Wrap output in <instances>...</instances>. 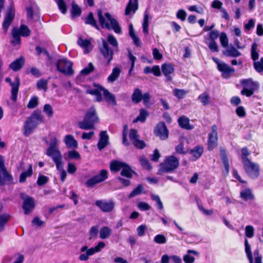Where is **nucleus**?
<instances>
[{
  "label": "nucleus",
  "instance_id": "obj_1",
  "mask_svg": "<svg viewBox=\"0 0 263 263\" xmlns=\"http://www.w3.org/2000/svg\"><path fill=\"white\" fill-rule=\"evenodd\" d=\"M49 140L45 142L48 145L45 154L50 157L56 165L57 169L60 172V178L62 182H64L67 176L66 171L64 169L63 156L59 148V141L53 134L49 135Z\"/></svg>",
  "mask_w": 263,
  "mask_h": 263
},
{
  "label": "nucleus",
  "instance_id": "obj_2",
  "mask_svg": "<svg viewBox=\"0 0 263 263\" xmlns=\"http://www.w3.org/2000/svg\"><path fill=\"white\" fill-rule=\"evenodd\" d=\"M102 44L100 51L107 61V64H109L112 60L114 53L118 51V43L115 36L109 34L107 36V42L103 40Z\"/></svg>",
  "mask_w": 263,
  "mask_h": 263
},
{
  "label": "nucleus",
  "instance_id": "obj_3",
  "mask_svg": "<svg viewBox=\"0 0 263 263\" xmlns=\"http://www.w3.org/2000/svg\"><path fill=\"white\" fill-rule=\"evenodd\" d=\"M97 15L101 26L103 28L112 29L116 33H121V29L118 21L109 13L103 14L101 10H98Z\"/></svg>",
  "mask_w": 263,
  "mask_h": 263
},
{
  "label": "nucleus",
  "instance_id": "obj_4",
  "mask_svg": "<svg viewBox=\"0 0 263 263\" xmlns=\"http://www.w3.org/2000/svg\"><path fill=\"white\" fill-rule=\"evenodd\" d=\"M96 87L93 89H87L86 92L87 93L95 96L96 101L100 102L102 100V92H103L104 98L107 103L115 105L116 101L115 96L109 92L107 90L103 88L100 86H95Z\"/></svg>",
  "mask_w": 263,
  "mask_h": 263
},
{
  "label": "nucleus",
  "instance_id": "obj_5",
  "mask_svg": "<svg viewBox=\"0 0 263 263\" xmlns=\"http://www.w3.org/2000/svg\"><path fill=\"white\" fill-rule=\"evenodd\" d=\"M43 117L40 111H34L28 117L24 125V134L25 136L30 135L32 130L43 121Z\"/></svg>",
  "mask_w": 263,
  "mask_h": 263
},
{
  "label": "nucleus",
  "instance_id": "obj_6",
  "mask_svg": "<svg viewBox=\"0 0 263 263\" xmlns=\"http://www.w3.org/2000/svg\"><path fill=\"white\" fill-rule=\"evenodd\" d=\"M98 120L95 109L91 107L86 113L83 121L78 123V126L82 129H92L94 127V125L98 122Z\"/></svg>",
  "mask_w": 263,
  "mask_h": 263
},
{
  "label": "nucleus",
  "instance_id": "obj_7",
  "mask_svg": "<svg viewBox=\"0 0 263 263\" xmlns=\"http://www.w3.org/2000/svg\"><path fill=\"white\" fill-rule=\"evenodd\" d=\"M179 160L174 156L167 157L163 162L159 165L158 174L160 175L163 173H167L173 171L179 165Z\"/></svg>",
  "mask_w": 263,
  "mask_h": 263
},
{
  "label": "nucleus",
  "instance_id": "obj_8",
  "mask_svg": "<svg viewBox=\"0 0 263 263\" xmlns=\"http://www.w3.org/2000/svg\"><path fill=\"white\" fill-rule=\"evenodd\" d=\"M31 31L25 25H21L20 28L13 27L11 31V34L13 40L11 43L13 45H20L21 44V37H27L30 34Z\"/></svg>",
  "mask_w": 263,
  "mask_h": 263
},
{
  "label": "nucleus",
  "instance_id": "obj_9",
  "mask_svg": "<svg viewBox=\"0 0 263 263\" xmlns=\"http://www.w3.org/2000/svg\"><path fill=\"white\" fill-rule=\"evenodd\" d=\"M110 167L111 171L114 172H118L122 170L121 175L129 178L132 177L134 173V172L129 165L124 162L118 161H112Z\"/></svg>",
  "mask_w": 263,
  "mask_h": 263
},
{
  "label": "nucleus",
  "instance_id": "obj_10",
  "mask_svg": "<svg viewBox=\"0 0 263 263\" xmlns=\"http://www.w3.org/2000/svg\"><path fill=\"white\" fill-rule=\"evenodd\" d=\"M243 86V89L240 93L242 95L250 97L254 94V91L257 89V84L254 82L251 78L243 79L240 82Z\"/></svg>",
  "mask_w": 263,
  "mask_h": 263
},
{
  "label": "nucleus",
  "instance_id": "obj_11",
  "mask_svg": "<svg viewBox=\"0 0 263 263\" xmlns=\"http://www.w3.org/2000/svg\"><path fill=\"white\" fill-rule=\"evenodd\" d=\"M56 66L57 70L61 73L68 76L73 75L72 63L67 59L62 58L59 60Z\"/></svg>",
  "mask_w": 263,
  "mask_h": 263
},
{
  "label": "nucleus",
  "instance_id": "obj_12",
  "mask_svg": "<svg viewBox=\"0 0 263 263\" xmlns=\"http://www.w3.org/2000/svg\"><path fill=\"white\" fill-rule=\"evenodd\" d=\"M244 170L247 174L253 179H256L260 174L259 166L258 164L249 160L242 163Z\"/></svg>",
  "mask_w": 263,
  "mask_h": 263
},
{
  "label": "nucleus",
  "instance_id": "obj_13",
  "mask_svg": "<svg viewBox=\"0 0 263 263\" xmlns=\"http://www.w3.org/2000/svg\"><path fill=\"white\" fill-rule=\"evenodd\" d=\"M10 1V5L7 9L3 23V28L5 32H7L15 16V9L13 6V1L12 0Z\"/></svg>",
  "mask_w": 263,
  "mask_h": 263
},
{
  "label": "nucleus",
  "instance_id": "obj_14",
  "mask_svg": "<svg viewBox=\"0 0 263 263\" xmlns=\"http://www.w3.org/2000/svg\"><path fill=\"white\" fill-rule=\"evenodd\" d=\"M218 145L217 127L214 124L211 127V132L209 134L208 140V149L213 151Z\"/></svg>",
  "mask_w": 263,
  "mask_h": 263
},
{
  "label": "nucleus",
  "instance_id": "obj_15",
  "mask_svg": "<svg viewBox=\"0 0 263 263\" xmlns=\"http://www.w3.org/2000/svg\"><path fill=\"white\" fill-rule=\"evenodd\" d=\"M18 170L23 171L20 176L19 181L21 183L24 182L26 178L30 177L32 174V168L31 164L21 162L18 167Z\"/></svg>",
  "mask_w": 263,
  "mask_h": 263
},
{
  "label": "nucleus",
  "instance_id": "obj_16",
  "mask_svg": "<svg viewBox=\"0 0 263 263\" xmlns=\"http://www.w3.org/2000/svg\"><path fill=\"white\" fill-rule=\"evenodd\" d=\"M219 155L223 165L222 173L223 176H227L229 174L230 163L227 151L223 147H220L219 148Z\"/></svg>",
  "mask_w": 263,
  "mask_h": 263
},
{
  "label": "nucleus",
  "instance_id": "obj_17",
  "mask_svg": "<svg viewBox=\"0 0 263 263\" xmlns=\"http://www.w3.org/2000/svg\"><path fill=\"white\" fill-rule=\"evenodd\" d=\"M129 138L132 143L138 148L143 149L145 147V144L142 140L139 139L137 131L131 129L129 131Z\"/></svg>",
  "mask_w": 263,
  "mask_h": 263
},
{
  "label": "nucleus",
  "instance_id": "obj_18",
  "mask_svg": "<svg viewBox=\"0 0 263 263\" xmlns=\"http://www.w3.org/2000/svg\"><path fill=\"white\" fill-rule=\"evenodd\" d=\"M21 197L24 199V202L23 204V209L24 211V213L26 215L30 213L34 208L35 204L34 201L32 197L29 196L23 197V194H20Z\"/></svg>",
  "mask_w": 263,
  "mask_h": 263
},
{
  "label": "nucleus",
  "instance_id": "obj_19",
  "mask_svg": "<svg viewBox=\"0 0 263 263\" xmlns=\"http://www.w3.org/2000/svg\"><path fill=\"white\" fill-rule=\"evenodd\" d=\"M218 70L221 72L222 77L226 79L230 78L232 74L235 72L234 68L230 67L224 62H222L221 64H218Z\"/></svg>",
  "mask_w": 263,
  "mask_h": 263
},
{
  "label": "nucleus",
  "instance_id": "obj_20",
  "mask_svg": "<svg viewBox=\"0 0 263 263\" xmlns=\"http://www.w3.org/2000/svg\"><path fill=\"white\" fill-rule=\"evenodd\" d=\"M95 204L104 212H110L115 207V203L112 200H97Z\"/></svg>",
  "mask_w": 263,
  "mask_h": 263
},
{
  "label": "nucleus",
  "instance_id": "obj_21",
  "mask_svg": "<svg viewBox=\"0 0 263 263\" xmlns=\"http://www.w3.org/2000/svg\"><path fill=\"white\" fill-rule=\"evenodd\" d=\"M155 134L162 140H164L168 137V130L164 122L159 123L155 129Z\"/></svg>",
  "mask_w": 263,
  "mask_h": 263
},
{
  "label": "nucleus",
  "instance_id": "obj_22",
  "mask_svg": "<svg viewBox=\"0 0 263 263\" xmlns=\"http://www.w3.org/2000/svg\"><path fill=\"white\" fill-rule=\"evenodd\" d=\"M6 81L9 82L12 87L11 89V99L13 101H15L17 99V95L18 90V86L20 84V80L18 77L15 78L14 81L12 82L11 79L7 78Z\"/></svg>",
  "mask_w": 263,
  "mask_h": 263
},
{
  "label": "nucleus",
  "instance_id": "obj_23",
  "mask_svg": "<svg viewBox=\"0 0 263 263\" xmlns=\"http://www.w3.org/2000/svg\"><path fill=\"white\" fill-rule=\"evenodd\" d=\"M11 179V176L8 174L4 167L2 157L0 155V185H3L5 181H10Z\"/></svg>",
  "mask_w": 263,
  "mask_h": 263
},
{
  "label": "nucleus",
  "instance_id": "obj_24",
  "mask_svg": "<svg viewBox=\"0 0 263 263\" xmlns=\"http://www.w3.org/2000/svg\"><path fill=\"white\" fill-rule=\"evenodd\" d=\"M109 144V136L106 131H102L100 134V139L98 143V148L102 151Z\"/></svg>",
  "mask_w": 263,
  "mask_h": 263
},
{
  "label": "nucleus",
  "instance_id": "obj_25",
  "mask_svg": "<svg viewBox=\"0 0 263 263\" xmlns=\"http://www.w3.org/2000/svg\"><path fill=\"white\" fill-rule=\"evenodd\" d=\"M80 251L81 254L79 256V259L81 261H86L90 256L94 254L93 250L88 249L86 246L82 247Z\"/></svg>",
  "mask_w": 263,
  "mask_h": 263
},
{
  "label": "nucleus",
  "instance_id": "obj_26",
  "mask_svg": "<svg viewBox=\"0 0 263 263\" xmlns=\"http://www.w3.org/2000/svg\"><path fill=\"white\" fill-rule=\"evenodd\" d=\"M138 8V0H129L125 9V15H128L131 13H135Z\"/></svg>",
  "mask_w": 263,
  "mask_h": 263
},
{
  "label": "nucleus",
  "instance_id": "obj_27",
  "mask_svg": "<svg viewBox=\"0 0 263 263\" xmlns=\"http://www.w3.org/2000/svg\"><path fill=\"white\" fill-rule=\"evenodd\" d=\"M64 142L68 148H76L78 147V142L71 135H67L64 138Z\"/></svg>",
  "mask_w": 263,
  "mask_h": 263
},
{
  "label": "nucleus",
  "instance_id": "obj_28",
  "mask_svg": "<svg viewBox=\"0 0 263 263\" xmlns=\"http://www.w3.org/2000/svg\"><path fill=\"white\" fill-rule=\"evenodd\" d=\"M78 44L84 49V52L85 53H88L92 49L91 43L88 40L79 37L78 40Z\"/></svg>",
  "mask_w": 263,
  "mask_h": 263
},
{
  "label": "nucleus",
  "instance_id": "obj_29",
  "mask_svg": "<svg viewBox=\"0 0 263 263\" xmlns=\"http://www.w3.org/2000/svg\"><path fill=\"white\" fill-rule=\"evenodd\" d=\"M174 70V67L171 64H164L162 66V73L166 77L167 81H171L172 80V77L170 74L173 73Z\"/></svg>",
  "mask_w": 263,
  "mask_h": 263
},
{
  "label": "nucleus",
  "instance_id": "obj_30",
  "mask_svg": "<svg viewBox=\"0 0 263 263\" xmlns=\"http://www.w3.org/2000/svg\"><path fill=\"white\" fill-rule=\"evenodd\" d=\"M240 197L244 201H248V200H253L254 199L255 197L252 192V190L247 188L240 192Z\"/></svg>",
  "mask_w": 263,
  "mask_h": 263
},
{
  "label": "nucleus",
  "instance_id": "obj_31",
  "mask_svg": "<svg viewBox=\"0 0 263 263\" xmlns=\"http://www.w3.org/2000/svg\"><path fill=\"white\" fill-rule=\"evenodd\" d=\"M223 54L226 57H238L241 55V53L238 51L234 47L230 46L223 51Z\"/></svg>",
  "mask_w": 263,
  "mask_h": 263
},
{
  "label": "nucleus",
  "instance_id": "obj_32",
  "mask_svg": "<svg viewBox=\"0 0 263 263\" xmlns=\"http://www.w3.org/2000/svg\"><path fill=\"white\" fill-rule=\"evenodd\" d=\"M170 261L174 263H181V259L176 255L169 256L165 254L162 256L161 263H168Z\"/></svg>",
  "mask_w": 263,
  "mask_h": 263
},
{
  "label": "nucleus",
  "instance_id": "obj_33",
  "mask_svg": "<svg viewBox=\"0 0 263 263\" xmlns=\"http://www.w3.org/2000/svg\"><path fill=\"white\" fill-rule=\"evenodd\" d=\"M111 234V230L106 226L101 228L99 232V236L102 239L108 238L110 236Z\"/></svg>",
  "mask_w": 263,
  "mask_h": 263
},
{
  "label": "nucleus",
  "instance_id": "obj_34",
  "mask_svg": "<svg viewBox=\"0 0 263 263\" xmlns=\"http://www.w3.org/2000/svg\"><path fill=\"white\" fill-rule=\"evenodd\" d=\"M24 63V60L23 58H20L19 59H16L13 62H12L10 65V67L13 71H17L20 69L23 66Z\"/></svg>",
  "mask_w": 263,
  "mask_h": 263
},
{
  "label": "nucleus",
  "instance_id": "obj_35",
  "mask_svg": "<svg viewBox=\"0 0 263 263\" xmlns=\"http://www.w3.org/2000/svg\"><path fill=\"white\" fill-rule=\"evenodd\" d=\"M179 126L182 128L190 129L192 127L189 124V119L185 116H181L178 120Z\"/></svg>",
  "mask_w": 263,
  "mask_h": 263
},
{
  "label": "nucleus",
  "instance_id": "obj_36",
  "mask_svg": "<svg viewBox=\"0 0 263 263\" xmlns=\"http://www.w3.org/2000/svg\"><path fill=\"white\" fill-rule=\"evenodd\" d=\"M142 94L141 91L139 88L134 90L132 96V100L135 103H138L142 100Z\"/></svg>",
  "mask_w": 263,
  "mask_h": 263
},
{
  "label": "nucleus",
  "instance_id": "obj_37",
  "mask_svg": "<svg viewBox=\"0 0 263 263\" xmlns=\"http://www.w3.org/2000/svg\"><path fill=\"white\" fill-rule=\"evenodd\" d=\"M85 22L86 24L90 25L91 26L95 27L96 29L99 30V26L97 25L96 20L93 17L92 13L90 12L88 14L87 16L85 18Z\"/></svg>",
  "mask_w": 263,
  "mask_h": 263
},
{
  "label": "nucleus",
  "instance_id": "obj_38",
  "mask_svg": "<svg viewBox=\"0 0 263 263\" xmlns=\"http://www.w3.org/2000/svg\"><path fill=\"white\" fill-rule=\"evenodd\" d=\"M258 45L256 42L253 43L251 46V57L253 61H256L259 58V53L257 50Z\"/></svg>",
  "mask_w": 263,
  "mask_h": 263
},
{
  "label": "nucleus",
  "instance_id": "obj_39",
  "mask_svg": "<svg viewBox=\"0 0 263 263\" xmlns=\"http://www.w3.org/2000/svg\"><path fill=\"white\" fill-rule=\"evenodd\" d=\"M245 252L247 254V257L249 260V263H253V257L251 252L250 245L249 244L248 240L245 239Z\"/></svg>",
  "mask_w": 263,
  "mask_h": 263
},
{
  "label": "nucleus",
  "instance_id": "obj_40",
  "mask_svg": "<svg viewBox=\"0 0 263 263\" xmlns=\"http://www.w3.org/2000/svg\"><path fill=\"white\" fill-rule=\"evenodd\" d=\"M120 73V70L118 68H114L111 73L108 77V81L113 82L117 80Z\"/></svg>",
  "mask_w": 263,
  "mask_h": 263
},
{
  "label": "nucleus",
  "instance_id": "obj_41",
  "mask_svg": "<svg viewBox=\"0 0 263 263\" xmlns=\"http://www.w3.org/2000/svg\"><path fill=\"white\" fill-rule=\"evenodd\" d=\"M129 33L130 36L132 38L134 44L137 46H139L140 45V41L138 36L135 34L134 32V30L133 27V25L130 24L129 27Z\"/></svg>",
  "mask_w": 263,
  "mask_h": 263
},
{
  "label": "nucleus",
  "instance_id": "obj_42",
  "mask_svg": "<svg viewBox=\"0 0 263 263\" xmlns=\"http://www.w3.org/2000/svg\"><path fill=\"white\" fill-rule=\"evenodd\" d=\"M94 177L98 181V183L103 182L107 178V172L105 170H102L100 171L99 174L94 176Z\"/></svg>",
  "mask_w": 263,
  "mask_h": 263
},
{
  "label": "nucleus",
  "instance_id": "obj_43",
  "mask_svg": "<svg viewBox=\"0 0 263 263\" xmlns=\"http://www.w3.org/2000/svg\"><path fill=\"white\" fill-rule=\"evenodd\" d=\"M198 99H200L203 105H208L210 102V97L207 92H204L198 96Z\"/></svg>",
  "mask_w": 263,
  "mask_h": 263
},
{
  "label": "nucleus",
  "instance_id": "obj_44",
  "mask_svg": "<svg viewBox=\"0 0 263 263\" xmlns=\"http://www.w3.org/2000/svg\"><path fill=\"white\" fill-rule=\"evenodd\" d=\"M187 93V91L182 89L175 88L173 90L174 95L179 99L183 98Z\"/></svg>",
  "mask_w": 263,
  "mask_h": 263
},
{
  "label": "nucleus",
  "instance_id": "obj_45",
  "mask_svg": "<svg viewBox=\"0 0 263 263\" xmlns=\"http://www.w3.org/2000/svg\"><path fill=\"white\" fill-rule=\"evenodd\" d=\"M148 115V112L145 110L142 109L140 111L139 115L136 118L134 122H136L139 121L141 122H144Z\"/></svg>",
  "mask_w": 263,
  "mask_h": 263
},
{
  "label": "nucleus",
  "instance_id": "obj_46",
  "mask_svg": "<svg viewBox=\"0 0 263 263\" xmlns=\"http://www.w3.org/2000/svg\"><path fill=\"white\" fill-rule=\"evenodd\" d=\"M71 14L72 17L80 16L81 14V8L74 2L72 4Z\"/></svg>",
  "mask_w": 263,
  "mask_h": 263
},
{
  "label": "nucleus",
  "instance_id": "obj_47",
  "mask_svg": "<svg viewBox=\"0 0 263 263\" xmlns=\"http://www.w3.org/2000/svg\"><path fill=\"white\" fill-rule=\"evenodd\" d=\"M143 191V186L141 184H139L130 193V194L128 196V197L129 198H131L138 195H140L142 193Z\"/></svg>",
  "mask_w": 263,
  "mask_h": 263
},
{
  "label": "nucleus",
  "instance_id": "obj_48",
  "mask_svg": "<svg viewBox=\"0 0 263 263\" xmlns=\"http://www.w3.org/2000/svg\"><path fill=\"white\" fill-rule=\"evenodd\" d=\"M9 215L7 214L0 215V232L4 230L5 224L9 220Z\"/></svg>",
  "mask_w": 263,
  "mask_h": 263
},
{
  "label": "nucleus",
  "instance_id": "obj_49",
  "mask_svg": "<svg viewBox=\"0 0 263 263\" xmlns=\"http://www.w3.org/2000/svg\"><path fill=\"white\" fill-rule=\"evenodd\" d=\"M241 159L242 163H243L250 160L248 156L250 155V152L248 151L247 147H243L241 148Z\"/></svg>",
  "mask_w": 263,
  "mask_h": 263
},
{
  "label": "nucleus",
  "instance_id": "obj_50",
  "mask_svg": "<svg viewBox=\"0 0 263 263\" xmlns=\"http://www.w3.org/2000/svg\"><path fill=\"white\" fill-rule=\"evenodd\" d=\"M187 253V254H186L184 256L183 260L185 263H193L195 260V258L190 254L192 253L196 255V252L194 251L189 250Z\"/></svg>",
  "mask_w": 263,
  "mask_h": 263
},
{
  "label": "nucleus",
  "instance_id": "obj_51",
  "mask_svg": "<svg viewBox=\"0 0 263 263\" xmlns=\"http://www.w3.org/2000/svg\"><path fill=\"white\" fill-rule=\"evenodd\" d=\"M141 165L145 169L150 170L152 166L150 165L148 160L144 156H141L139 158Z\"/></svg>",
  "mask_w": 263,
  "mask_h": 263
},
{
  "label": "nucleus",
  "instance_id": "obj_52",
  "mask_svg": "<svg viewBox=\"0 0 263 263\" xmlns=\"http://www.w3.org/2000/svg\"><path fill=\"white\" fill-rule=\"evenodd\" d=\"M220 41L221 45L223 47H227L228 46L229 41L226 33L224 32L221 33L220 35Z\"/></svg>",
  "mask_w": 263,
  "mask_h": 263
},
{
  "label": "nucleus",
  "instance_id": "obj_53",
  "mask_svg": "<svg viewBox=\"0 0 263 263\" xmlns=\"http://www.w3.org/2000/svg\"><path fill=\"white\" fill-rule=\"evenodd\" d=\"M39 99L37 97H33L30 99L28 104L27 107L29 109L35 108L38 105Z\"/></svg>",
  "mask_w": 263,
  "mask_h": 263
},
{
  "label": "nucleus",
  "instance_id": "obj_54",
  "mask_svg": "<svg viewBox=\"0 0 263 263\" xmlns=\"http://www.w3.org/2000/svg\"><path fill=\"white\" fill-rule=\"evenodd\" d=\"M47 80L41 79L37 82L36 86L39 89H43L46 91L47 89Z\"/></svg>",
  "mask_w": 263,
  "mask_h": 263
},
{
  "label": "nucleus",
  "instance_id": "obj_55",
  "mask_svg": "<svg viewBox=\"0 0 263 263\" xmlns=\"http://www.w3.org/2000/svg\"><path fill=\"white\" fill-rule=\"evenodd\" d=\"M151 198L153 200L156 201V205L157 206L158 209L162 210L163 209V203L158 195L152 194Z\"/></svg>",
  "mask_w": 263,
  "mask_h": 263
},
{
  "label": "nucleus",
  "instance_id": "obj_56",
  "mask_svg": "<svg viewBox=\"0 0 263 263\" xmlns=\"http://www.w3.org/2000/svg\"><path fill=\"white\" fill-rule=\"evenodd\" d=\"M60 10L63 13H65L67 11V7L64 0H55Z\"/></svg>",
  "mask_w": 263,
  "mask_h": 263
},
{
  "label": "nucleus",
  "instance_id": "obj_57",
  "mask_svg": "<svg viewBox=\"0 0 263 263\" xmlns=\"http://www.w3.org/2000/svg\"><path fill=\"white\" fill-rule=\"evenodd\" d=\"M142 26L144 33L147 34L148 32V15L146 13L144 14Z\"/></svg>",
  "mask_w": 263,
  "mask_h": 263
},
{
  "label": "nucleus",
  "instance_id": "obj_58",
  "mask_svg": "<svg viewBox=\"0 0 263 263\" xmlns=\"http://www.w3.org/2000/svg\"><path fill=\"white\" fill-rule=\"evenodd\" d=\"M43 111L46 114V115L49 118L53 116V109L50 104H45L43 107Z\"/></svg>",
  "mask_w": 263,
  "mask_h": 263
},
{
  "label": "nucleus",
  "instance_id": "obj_59",
  "mask_svg": "<svg viewBox=\"0 0 263 263\" xmlns=\"http://www.w3.org/2000/svg\"><path fill=\"white\" fill-rule=\"evenodd\" d=\"M68 157L70 159H80L81 156L79 153L74 150L70 151L68 152Z\"/></svg>",
  "mask_w": 263,
  "mask_h": 263
},
{
  "label": "nucleus",
  "instance_id": "obj_60",
  "mask_svg": "<svg viewBox=\"0 0 263 263\" xmlns=\"http://www.w3.org/2000/svg\"><path fill=\"white\" fill-rule=\"evenodd\" d=\"M154 241L157 243L163 244L166 242V239L164 235L158 234L154 237Z\"/></svg>",
  "mask_w": 263,
  "mask_h": 263
},
{
  "label": "nucleus",
  "instance_id": "obj_61",
  "mask_svg": "<svg viewBox=\"0 0 263 263\" xmlns=\"http://www.w3.org/2000/svg\"><path fill=\"white\" fill-rule=\"evenodd\" d=\"M245 235L248 238H251L254 235V228L251 226H247L245 228Z\"/></svg>",
  "mask_w": 263,
  "mask_h": 263
},
{
  "label": "nucleus",
  "instance_id": "obj_62",
  "mask_svg": "<svg viewBox=\"0 0 263 263\" xmlns=\"http://www.w3.org/2000/svg\"><path fill=\"white\" fill-rule=\"evenodd\" d=\"M128 58H129V61H130V63H131L130 68L129 70V74H130L132 73V71H133V70L134 68L135 62L136 60V58L132 54V53L130 51H129V52H128Z\"/></svg>",
  "mask_w": 263,
  "mask_h": 263
},
{
  "label": "nucleus",
  "instance_id": "obj_63",
  "mask_svg": "<svg viewBox=\"0 0 263 263\" xmlns=\"http://www.w3.org/2000/svg\"><path fill=\"white\" fill-rule=\"evenodd\" d=\"M209 49L213 52H217L219 51V48L215 41H210L208 45Z\"/></svg>",
  "mask_w": 263,
  "mask_h": 263
},
{
  "label": "nucleus",
  "instance_id": "obj_64",
  "mask_svg": "<svg viewBox=\"0 0 263 263\" xmlns=\"http://www.w3.org/2000/svg\"><path fill=\"white\" fill-rule=\"evenodd\" d=\"M48 178L44 175H40L37 180V183L39 185L42 186L46 184L48 181Z\"/></svg>",
  "mask_w": 263,
  "mask_h": 263
}]
</instances>
